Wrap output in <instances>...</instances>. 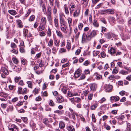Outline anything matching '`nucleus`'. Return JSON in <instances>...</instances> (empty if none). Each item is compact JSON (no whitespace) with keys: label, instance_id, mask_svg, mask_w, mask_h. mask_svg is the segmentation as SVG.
<instances>
[{"label":"nucleus","instance_id":"774afa93","mask_svg":"<svg viewBox=\"0 0 131 131\" xmlns=\"http://www.w3.org/2000/svg\"><path fill=\"white\" fill-rule=\"evenodd\" d=\"M46 35L45 31H42L39 34V35L40 36L43 37L45 36Z\"/></svg>","mask_w":131,"mask_h":131},{"label":"nucleus","instance_id":"69168bd1","mask_svg":"<svg viewBox=\"0 0 131 131\" xmlns=\"http://www.w3.org/2000/svg\"><path fill=\"white\" fill-rule=\"evenodd\" d=\"M27 88H24L22 90V94H24L27 93Z\"/></svg>","mask_w":131,"mask_h":131},{"label":"nucleus","instance_id":"79ce46f5","mask_svg":"<svg viewBox=\"0 0 131 131\" xmlns=\"http://www.w3.org/2000/svg\"><path fill=\"white\" fill-rule=\"evenodd\" d=\"M119 73L123 75H126L128 74V72L123 70H121L119 72Z\"/></svg>","mask_w":131,"mask_h":131},{"label":"nucleus","instance_id":"c9c22d12","mask_svg":"<svg viewBox=\"0 0 131 131\" xmlns=\"http://www.w3.org/2000/svg\"><path fill=\"white\" fill-rule=\"evenodd\" d=\"M8 12L10 14L13 15H15L17 14L15 11L12 10H9Z\"/></svg>","mask_w":131,"mask_h":131},{"label":"nucleus","instance_id":"7c9ffc66","mask_svg":"<svg viewBox=\"0 0 131 131\" xmlns=\"http://www.w3.org/2000/svg\"><path fill=\"white\" fill-rule=\"evenodd\" d=\"M65 126V125L64 122H60L59 124V127L60 128L63 129L64 128Z\"/></svg>","mask_w":131,"mask_h":131},{"label":"nucleus","instance_id":"58836bf2","mask_svg":"<svg viewBox=\"0 0 131 131\" xmlns=\"http://www.w3.org/2000/svg\"><path fill=\"white\" fill-rule=\"evenodd\" d=\"M49 104L50 106L52 107H54L55 105V104L53 101L51 100H49Z\"/></svg>","mask_w":131,"mask_h":131},{"label":"nucleus","instance_id":"680f3d73","mask_svg":"<svg viewBox=\"0 0 131 131\" xmlns=\"http://www.w3.org/2000/svg\"><path fill=\"white\" fill-rule=\"evenodd\" d=\"M7 106V104H6L2 103L1 104V107L3 109H5Z\"/></svg>","mask_w":131,"mask_h":131},{"label":"nucleus","instance_id":"a19ab883","mask_svg":"<svg viewBox=\"0 0 131 131\" xmlns=\"http://www.w3.org/2000/svg\"><path fill=\"white\" fill-rule=\"evenodd\" d=\"M83 26V24L82 23H79L78 24V28L79 30H82Z\"/></svg>","mask_w":131,"mask_h":131},{"label":"nucleus","instance_id":"8fccbe9b","mask_svg":"<svg viewBox=\"0 0 131 131\" xmlns=\"http://www.w3.org/2000/svg\"><path fill=\"white\" fill-rule=\"evenodd\" d=\"M86 77V75L84 74H82L78 79L79 80L84 79Z\"/></svg>","mask_w":131,"mask_h":131},{"label":"nucleus","instance_id":"bf43d9fd","mask_svg":"<svg viewBox=\"0 0 131 131\" xmlns=\"http://www.w3.org/2000/svg\"><path fill=\"white\" fill-rule=\"evenodd\" d=\"M100 54L101 56L103 58H105L106 56V54L104 51H102L101 52Z\"/></svg>","mask_w":131,"mask_h":131},{"label":"nucleus","instance_id":"4be33fe9","mask_svg":"<svg viewBox=\"0 0 131 131\" xmlns=\"http://www.w3.org/2000/svg\"><path fill=\"white\" fill-rule=\"evenodd\" d=\"M54 22L55 27L56 28H57L59 26V24L58 19L57 16L54 17Z\"/></svg>","mask_w":131,"mask_h":131},{"label":"nucleus","instance_id":"39448f33","mask_svg":"<svg viewBox=\"0 0 131 131\" xmlns=\"http://www.w3.org/2000/svg\"><path fill=\"white\" fill-rule=\"evenodd\" d=\"M116 49L117 48H116L111 47L108 50V53L111 55L115 56L116 52Z\"/></svg>","mask_w":131,"mask_h":131},{"label":"nucleus","instance_id":"9d476101","mask_svg":"<svg viewBox=\"0 0 131 131\" xmlns=\"http://www.w3.org/2000/svg\"><path fill=\"white\" fill-rule=\"evenodd\" d=\"M108 19L109 22L112 25H114L115 23V19L114 17L109 16L108 17Z\"/></svg>","mask_w":131,"mask_h":131},{"label":"nucleus","instance_id":"a18cd8bd","mask_svg":"<svg viewBox=\"0 0 131 131\" xmlns=\"http://www.w3.org/2000/svg\"><path fill=\"white\" fill-rule=\"evenodd\" d=\"M53 45V41L52 39H50L48 43V46L49 47H51Z\"/></svg>","mask_w":131,"mask_h":131},{"label":"nucleus","instance_id":"7ed1b4c3","mask_svg":"<svg viewBox=\"0 0 131 131\" xmlns=\"http://www.w3.org/2000/svg\"><path fill=\"white\" fill-rule=\"evenodd\" d=\"M59 18L61 24V30L64 33H67V32L66 31L67 26L64 24L62 23H64V20L62 18L61 15H60Z\"/></svg>","mask_w":131,"mask_h":131},{"label":"nucleus","instance_id":"37998d69","mask_svg":"<svg viewBox=\"0 0 131 131\" xmlns=\"http://www.w3.org/2000/svg\"><path fill=\"white\" fill-rule=\"evenodd\" d=\"M51 29L49 27L48 30L47 32V35L49 37H50L51 36Z\"/></svg>","mask_w":131,"mask_h":131},{"label":"nucleus","instance_id":"f257e3e1","mask_svg":"<svg viewBox=\"0 0 131 131\" xmlns=\"http://www.w3.org/2000/svg\"><path fill=\"white\" fill-rule=\"evenodd\" d=\"M97 30H94L92 31H89L86 34L85 33H83L82 37L81 43L84 44L86 41H91L97 34Z\"/></svg>","mask_w":131,"mask_h":131},{"label":"nucleus","instance_id":"423d86ee","mask_svg":"<svg viewBox=\"0 0 131 131\" xmlns=\"http://www.w3.org/2000/svg\"><path fill=\"white\" fill-rule=\"evenodd\" d=\"M57 102L58 103L63 102L64 101V99L63 97L60 95H58L56 97Z\"/></svg>","mask_w":131,"mask_h":131},{"label":"nucleus","instance_id":"09e8293b","mask_svg":"<svg viewBox=\"0 0 131 131\" xmlns=\"http://www.w3.org/2000/svg\"><path fill=\"white\" fill-rule=\"evenodd\" d=\"M91 118L92 121L94 122L95 123L96 122V120L94 114H92Z\"/></svg>","mask_w":131,"mask_h":131},{"label":"nucleus","instance_id":"b1692460","mask_svg":"<svg viewBox=\"0 0 131 131\" xmlns=\"http://www.w3.org/2000/svg\"><path fill=\"white\" fill-rule=\"evenodd\" d=\"M56 34L58 37L60 38H63V36L62 32H60L59 30H56Z\"/></svg>","mask_w":131,"mask_h":131},{"label":"nucleus","instance_id":"4468645a","mask_svg":"<svg viewBox=\"0 0 131 131\" xmlns=\"http://www.w3.org/2000/svg\"><path fill=\"white\" fill-rule=\"evenodd\" d=\"M69 89L68 86H64L62 87L61 89L62 92L64 94H66L67 93V91Z\"/></svg>","mask_w":131,"mask_h":131},{"label":"nucleus","instance_id":"0eeeda50","mask_svg":"<svg viewBox=\"0 0 131 131\" xmlns=\"http://www.w3.org/2000/svg\"><path fill=\"white\" fill-rule=\"evenodd\" d=\"M90 90L92 91H95L97 88V85L95 83L90 84L89 85Z\"/></svg>","mask_w":131,"mask_h":131},{"label":"nucleus","instance_id":"603ef678","mask_svg":"<svg viewBox=\"0 0 131 131\" xmlns=\"http://www.w3.org/2000/svg\"><path fill=\"white\" fill-rule=\"evenodd\" d=\"M28 33V30L27 29H23V34L24 36H25V37L26 36V35Z\"/></svg>","mask_w":131,"mask_h":131},{"label":"nucleus","instance_id":"412c9836","mask_svg":"<svg viewBox=\"0 0 131 131\" xmlns=\"http://www.w3.org/2000/svg\"><path fill=\"white\" fill-rule=\"evenodd\" d=\"M16 22L17 23V24L19 27L20 28H22L23 25L21 20L19 19H18L16 20Z\"/></svg>","mask_w":131,"mask_h":131},{"label":"nucleus","instance_id":"c03bdc74","mask_svg":"<svg viewBox=\"0 0 131 131\" xmlns=\"http://www.w3.org/2000/svg\"><path fill=\"white\" fill-rule=\"evenodd\" d=\"M47 16L48 21H51L52 20V14L47 15Z\"/></svg>","mask_w":131,"mask_h":131},{"label":"nucleus","instance_id":"de8ad7c7","mask_svg":"<svg viewBox=\"0 0 131 131\" xmlns=\"http://www.w3.org/2000/svg\"><path fill=\"white\" fill-rule=\"evenodd\" d=\"M100 14L102 15L107 14V9H104L101 10Z\"/></svg>","mask_w":131,"mask_h":131},{"label":"nucleus","instance_id":"cd10ccee","mask_svg":"<svg viewBox=\"0 0 131 131\" xmlns=\"http://www.w3.org/2000/svg\"><path fill=\"white\" fill-rule=\"evenodd\" d=\"M63 9L65 11L66 14L67 15H68L69 14V12L68 8L66 5H64Z\"/></svg>","mask_w":131,"mask_h":131},{"label":"nucleus","instance_id":"a878e982","mask_svg":"<svg viewBox=\"0 0 131 131\" xmlns=\"http://www.w3.org/2000/svg\"><path fill=\"white\" fill-rule=\"evenodd\" d=\"M67 20L69 24V26H72V19L70 17H68Z\"/></svg>","mask_w":131,"mask_h":131},{"label":"nucleus","instance_id":"864d4df0","mask_svg":"<svg viewBox=\"0 0 131 131\" xmlns=\"http://www.w3.org/2000/svg\"><path fill=\"white\" fill-rule=\"evenodd\" d=\"M35 18V16L34 15L31 16L29 19V20L30 21H32Z\"/></svg>","mask_w":131,"mask_h":131},{"label":"nucleus","instance_id":"e433bc0d","mask_svg":"<svg viewBox=\"0 0 131 131\" xmlns=\"http://www.w3.org/2000/svg\"><path fill=\"white\" fill-rule=\"evenodd\" d=\"M51 14V8L50 6H48L47 8V15Z\"/></svg>","mask_w":131,"mask_h":131},{"label":"nucleus","instance_id":"ea45409f","mask_svg":"<svg viewBox=\"0 0 131 131\" xmlns=\"http://www.w3.org/2000/svg\"><path fill=\"white\" fill-rule=\"evenodd\" d=\"M99 53L100 51H93L92 52L93 56L94 57H96L99 54Z\"/></svg>","mask_w":131,"mask_h":131},{"label":"nucleus","instance_id":"e2e57ef3","mask_svg":"<svg viewBox=\"0 0 131 131\" xmlns=\"http://www.w3.org/2000/svg\"><path fill=\"white\" fill-rule=\"evenodd\" d=\"M21 63L23 65H25L26 63V61L23 58H21Z\"/></svg>","mask_w":131,"mask_h":131},{"label":"nucleus","instance_id":"f704fd0d","mask_svg":"<svg viewBox=\"0 0 131 131\" xmlns=\"http://www.w3.org/2000/svg\"><path fill=\"white\" fill-rule=\"evenodd\" d=\"M122 36L125 39L129 38V36H128V33L127 32H125L122 34Z\"/></svg>","mask_w":131,"mask_h":131},{"label":"nucleus","instance_id":"dca6fc26","mask_svg":"<svg viewBox=\"0 0 131 131\" xmlns=\"http://www.w3.org/2000/svg\"><path fill=\"white\" fill-rule=\"evenodd\" d=\"M80 11L79 9H77L74 13L73 16L74 17H78L80 14Z\"/></svg>","mask_w":131,"mask_h":131},{"label":"nucleus","instance_id":"9b49d317","mask_svg":"<svg viewBox=\"0 0 131 131\" xmlns=\"http://www.w3.org/2000/svg\"><path fill=\"white\" fill-rule=\"evenodd\" d=\"M104 87L105 89L106 92H109L111 90L112 86L111 85L106 84L104 85Z\"/></svg>","mask_w":131,"mask_h":131},{"label":"nucleus","instance_id":"f03ea898","mask_svg":"<svg viewBox=\"0 0 131 131\" xmlns=\"http://www.w3.org/2000/svg\"><path fill=\"white\" fill-rule=\"evenodd\" d=\"M47 20L46 18L44 17H42L39 26V30L41 31L45 29V26L46 25Z\"/></svg>","mask_w":131,"mask_h":131},{"label":"nucleus","instance_id":"20e7f679","mask_svg":"<svg viewBox=\"0 0 131 131\" xmlns=\"http://www.w3.org/2000/svg\"><path fill=\"white\" fill-rule=\"evenodd\" d=\"M52 118H50L49 119V121H48L47 118H45L43 119V123L47 127L52 128V126L50 124L52 122Z\"/></svg>","mask_w":131,"mask_h":131},{"label":"nucleus","instance_id":"338daca9","mask_svg":"<svg viewBox=\"0 0 131 131\" xmlns=\"http://www.w3.org/2000/svg\"><path fill=\"white\" fill-rule=\"evenodd\" d=\"M31 12V10L30 9H29L26 14L25 15V17H27L29 15Z\"/></svg>","mask_w":131,"mask_h":131},{"label":"nucleus","instance_id":"0e129e2a","mask_svg":"<svg viewBox=\"0 0 131 131\" xmlns=\"http://www.w3.org/2000/svg\"><path fill=\"white\" fill-rule=\"evenodd\" d=\"M11 52L16 54L18 53V51L14 49L11 50Z\"/></svg>","mask_w":131,"mask_h":131},{"label":"nucleus","instance_id":"f3484780","mask_svg":"<svg viewBox=\"0 0 131 131\" xmlns=\"http://www.w3.org/2000/svg\"><path fill=\"white\" fill-rule=\"evenodd\" d=\"M98 106V103L95 102L93 104H92L91 106V109L92 110H95Z\"/></svg>","mask_w":131,"mask_h":131},{"label":"nucleus","instance_id":"6e6552de","mask_svg":"<svg viewBox=\"0 0 131 131\" xmlns=\"http://www.w3.org/2000/svg\"><path fill=\"white\" fill-rule=\"evenodd\" d=\"M67 95L68 96L71 97L77 96L78 93L77 92H72L70 91H68Z\"/></svg>","mask_w":131,"mask_h":131},{"label":"nucleus","instance_id":"5701e85b","mask_svg":"<svg viewBox=\"0 0 131 131\" xmlns=\"http://www.w3.org/2000/svg\"><path fill=\"white\" fill-rule=\"evenodd\" d=\"M93 25L96 27H98L99 26V23L97 22V20L94 19L92 22Z\"/></svg>","mask_w":131,"mask_h":131},{"label":"nucleus","instance_id":"5fc2aeb1","mask_svg":"<svg viewBox=\"0 0 131 131\" xmlns=\"http://www.w3.org/2000/svg\"><path fill=\"white\" fill-rule=\"evenodd\" d=\"M22 88L21 87H19L18 88V89L17 91V93L18 94H22Z\"/></svg>","mask_w":131,"mask_h":131},{"label":"nucleus","instance_id":"6e6d98bb","mask_svg":"<svg viewBox=\"0 0 131 131\" xmlns=\"http://www.w3.org/2000/svg\"><path fill=\"white\" fill-rule=\"evenodd\" d=\"M101 27L102 29L101 32H102L103 33V32H106L107 31V29L105 27L103 26H102Z\"/></svg>","mask_w":131,"mask_h":131},{"label":"nucleus","instance_id":"2eb2a0df","mask_svg":"<svg viewBox=\"0 0 131 131\" xmlns=\"http://www.w3.org/2000/svg\"><path fill=\"white\" fill-rule=\"evenodd\" d=\"M1 71L5 75H8L9 74V72L7 69L5 67L1 68Z\"/></svg>","mask_w":131,"mask_h":131},{"label":"nucleus","instance_id":"2f4dec72","mask_svg":"<svg viewBox=\"0 0 131 131\" xmlns=\"http://www.w3.org/2000/svg\"><path fill=\"white\" fill-rule=\"evenodd\" d=\"M107 14H114L115 13L114 10V9H107Z\"/></svg>","mask_w":131,"mask_h":131},{"label":"nucleus","instance_id":"6ab92c4d","mask_svg":"<svg viewBox=\"0 0 131 131\" xmlns=\"http://www.w3.org/2000/svg\"><path fill=\"white\" fill-rule=\"evenodd\" d=\"M66 48L68 51L69 50L71 49V42L69 40H67Z\"/></svg>","mask_w":131,"mask_h":131},{"label":"nucleus","instance_id":"393cba45","mask_svg":"<svg viewBox=\"0 0 131 131\" xmlns=\"http://www.w3.org/2000/svg\"><path fill=\"white\" fill-rule=\"evenodd\" d=\"M54 113H58L59 115H61L64 113V111L63 110H57L54 111Z\"/></svg>","mask_w":131,"mask_h":131},{"label":"nucleus","instance_id":"c85d7f7f","mask_svg":"<svg viewBox=\"0 0 131 131\" xmlns=\"http://www.w3.org/2000/svg\"><path fill=\"white\" fill-rule=\"evenodd\" d=\"M116 20L117 21L121 24H123L124 22V20L121 17H117Z\"/></svg>","mask_w":131,"mask_h":131},{"label":"nucleus","instance_id":"4c0bfd02","mask_svg":"<svg viewBox=\"0 0 131 131\" xmlns=\"http://www.w3.org/2000/svg\"><path fill=\"white\" fill-rule=\"evenodd\" d=\"M105 36L107 39H110L111 38V32L105 34Z\"/></svg>","mask_w":131,"mask_h":131},{"label":"nucleus","instance_id":"f8f14e48","mask_svg":"<svg viewBox=\"0 0 131 131\" xmlns=\"http://www.w3.org/2000/svg\"><path fill=\"white\" fill-rule=\"evenodd\" d=\"M93 76L95 77V79L97 80H99L102 78V75L97 72L94 73Z\"/></svg>","mask_w":131,"mask_h":131},{"label":"nucleus","instance_id":"4d7b16f0","mask_svg":"<svg viewBox=\"0 0 131 131\" xmlns=\"http://www.w3.org/2000/svg\"><path fill=\"white\" fill-rule=\"evenodd\" d=\"M59 51L61 53H65L66 52V48H62L60 49Z\"/></svg>","mask_w":131,"mask_h":131},{"label":"nucleus","instance_id":"49530a36","mask_svg":"<svg viewBox=\"0 0 131 131\" xmlns=\"http://www.w3.org/2000/svg\"><path fill=\"white\" fill-rule=\"evenodd\" d=\"M100 21L105 24H106L107 22L105 19L104 18H100Z\"/></svg>","mask_w":131,"mask_h":131},{"label":"nucleus","instance_id":"13d9d810","mask_svg":"<svg viewBox=\"0 0 131 131\" xmlns=\"http://www.w3.org/2000/svg\"><path fill=\"white\" fill-rule=\"evenodd\" d=\"M118 72V71L116 68L114 69L112 71V73L113 74H115Z\"/></svg>","mask_w":131,"mask_h":131},{"label":"nucleus","instance_id":"3c124183","mask_svg":"<svg viewBox=\"0 0 131 131\" xmlns=\"http://www.w3.org/2000/svg\"><path fill=\"white\" fill-rule=\"evenodd\" d=\"M90 64V61L88 60L84 62L83 65L84 66H86L89 65Z\"/></svg>","mask_w":131,"mask_h":131},{"label":"nucleus","instance_id":"052dcab7","mask_svg":"<svg viewBox=\"0 0 131 131\" xmlns=\"http://www.w3.org/2000/svg\"><path fill=\"white\" fill-rule=\"evenodd\" d=\"M81 99L78 97H76L75 99V102L77 103H78L81 101Z\"/></svg>","mask_w":131,"mask_h":131},{"label":"nucleus","instance_id":"1a4fd4ad","mask_svg":"<svg viewBox=\"0 0 131 131\" xmlns=\"http://www.w3.org/2000/svg\"><path fill=\"white\" fill-rule=\"evenodd\" d=\"M81 70L79 69H78L75 71L74 74V77L75 78H77L79 77L81 75Z\"/></svg>","mask_w":131,"mask_h":131},{"label":"nucleus","instance_id":"bb28decb","mask_svg":"<svg viewBox=\"0 0 131 131\" xmlns=\"http://www.w3.org/2000/svg\"><path fill=\"white\" fill-rule=\"evenodd\" d=\"M13 108H14L13 105H9L7 108L6 111L7 112H12L13 111Z\"/></svg>","mask_w":131,"mask_h":131},{"label":"nucleus","instance_id":"aec40b11","mask_svg":"<svg viewBox=\"0 0 131 131\" xmlns=\"http://www.w3.org/2000/svg\"><path fill=\"white\" fill-rule=\"evenodd\" d=\"M8 95V94L7 93H5L2 91H0V96L4 98L7 97Z\"/></svg>","mask_w":131,"mask_h":131},{"label":"nucleus","instance_id":"c756f323","mask_svg":"<svg viewBox=\"0 0 131 131\" xmlns=\"http://www.w3.org/2000/svg\"><path fill=\"white\" fill-rule=\"evenodd\" d=\"M12 60L13 63L15 64H17L19 63L18 59L16 57H13L12 58Z\"/></svg>","mask_w":131,"mask_h":131},{"label":"nucleus","instance_id":"a211bd4d","mask_svg":"<svg viewBox=\"0 0 131 131\" xmlns=\"http://www.w3.org/2000/svg\"><path fill=\"white\" fill-rule=\"evenodd\" d=\"M67 129L68 131H75V129L72 125H70L67 127Z\"/></svg>","mask_w":131,"mask_h":131},{"label":"nucleus","instance_id":"72a5a7b5","mask_svg":"<svg viewBox=\"0 0 131 131\" xmlns=\"http://www.w3.org/2000/svg\"><path fill=\"white\" fill-rule=\"evenodd\" d=\"M27 84L28 85V86L29 88H32L33 86V84L32 81H28L27 82Z\"/></svg>","mask_w":131,"mask_h":131},{"label":"nucleus","instance_id":"ddd939ff","mask_svg":"<svg viewBox=\"0 0 131 131\" xmlns=\"http://www.w3.org/2000/svg\"><path fill=\"white\" fill-rule=\"evenodd\" d=\"M76 6L75 4H71L69 7L70 12V14H71L73 12Z\"/></svg>","mask_w":131,"mask_h":131},{"label":"nucleus","instance_id":"473e14b6","mask_svg":"<svg viewBox=\"0 0 131 131\" xmlns=\"http://www.w3.org/2000/svg\"><path fill=\"white\" fill-rule=\"evenodd\" d=\"M83 0V5L84 8H85L88 5V3L89 0Z\"/></svg>","mask_w":131,"mask_h":131}]
</instances>
